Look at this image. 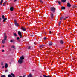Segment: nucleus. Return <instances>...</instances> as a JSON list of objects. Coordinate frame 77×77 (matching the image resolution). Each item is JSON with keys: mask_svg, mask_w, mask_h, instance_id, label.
Instances as JSON below:
<instances>
[{"mask_svg": "<svg viewBox=\"0 0 77 77\" xmlns=\"http://www.w3.org/2000/svg\"><path fill=\"white\" fill-rule=\"evenodd\" d=\"M67 6L68 7H71V4L69 3H67Z\"/></svg>", "mask_w": 77, "mask_h": 77, "instance_id": "1a4fd4ad", "label": "nucleus"}, {"mask_svg": "<svg viewBox=\"0 0 77 77\" xmlns=\"http://www.w3.org/2000/svg\"><path fill=\"white\" fill-rule=\"evenodd\" d=\"M44 33H45V35H47V34H46V32H44Z\"/></svg>", "mask_w": 77, "mask_h": 77, "instance_id": "37998d69", "label": "nucleus"}, {"mask_svg": "<svg viewBox=\"0 0 77 77\" xmlns=\"http://www.w3.org/2000/svg\"><path fill=\"white\" fill-rule=\"evenodd\" d=\"M3 19V22H5L6 21V20H7V18H5Z\"/></svg>", "mask_w": 77, "mask_h": 77, "instance_id": "f3484780", "label": "nucleus"}, {"mask_svg": "<svg viewBox=\"0 0 77 77\" xmlns=\"http://www.w3.org/2000/svg\"><path fill=\"white\" fill-rule=\"evenodd\" d=\"M6 2H5L3 4V6H5L6 5Z\"/></svg>", "mask_w": 77, "mask_h": 77, "instance_id": "4468645a", "label": "nucleus"}, {"mask_svg": "<svg viewBox=\"0 0 77 77\" xmlns=\"http://www.w3.org/2000/svg\"><path fill=\"white\" fill-rule=\"evenodd\" d=\"M8 64H6L5 66V68H8Z\"/></svg>", "mask_w": 77, "mask_h": 77, "instance_id": "f8f14e48", "label": "nucleus"}, {"mask_svg": "<svg viewBox=\"0 0 77 77\" xmlns=\"http://www.w3.org/2000/svg\"><path fill=\"white\" fill-rule=\"evenodd\" d=\"M55 10H56V8H54V7L51 8V11H52V12H55Z\"/></svg>", "mask_w": 77, "mask_h": 77, "instance_id": "f03ea898", "label": "nucleus"}, {"mask_svg": "<svg viewBox=\"0 0 77 77\" xmlns=\"http://www.w3.org/2000/svg\"><path fill=\"white\" fill-rule=\"evenodd\" d=\"M40 2V3H43V2H42V0H40L39 1Z\"/></svg>", "mask_w": 77, "mask_h": 77, "instance_id": "393cba45", "label": "nucleus"}, {"mask_svg": "<svg viewBox=\"0 0 77 77\" xmlns=\"http://www.w3.org/2000/svg\"><path fill=\"white\" fill-rule=\"evenodd\" d=\"M14 24L16 26H17V27L19 26V24L17 23V20H14Z\"/></svg>", "mask_w": 77, "mask_h": 77, "instance_id": "7ed1b4c3", "label": "nucleus"}, {"mask_svg": "<svg viewBox=\"0 0 77 77\" xmlns=\"http://www.w3.org/2000/svg\"><path fill=\"white\" fill-rule=\"evenodd\" d=\"M2 43L3 44H5V40H2Z\"/></svg>", "mask_w": 77, "mask_h": 77, "instance_id": "cd10ccee", "label": "nucleus"}, {"mask_svg": "<svg viewBox=\"0 0 77 77\" xmlns=\"http://www.w3.org/2000/svg\"><path fill=\"white\" fill-rule=\"evenodd\" d=\"M8 77H12V76H11V75H8Z\"/></svg>", "mask_w": 77, "mask_h": 77, "instance_id": "c85d7f7f", "label": "nucleus"}, {"mask_svg": "<svg viewBox=\"0 0 77 77\" xmlns=\"http://www.w3.org/2000/svg\"><path fill=\"white\" fill-rule=\"evenodd\" d=\"M61 9H65V8L64 7H61Z\"/></svg>", "mask_w": 77, "mask_h": 77, "instance_id": "6ab92c4d", "label": "nucleus"}, {"mask_svg": "<svg viewBox=\"0 0 77 77\" xmlns=\"http://www.w3.org/2000/svg\"><path fill=\"white\" fill-rule=\"evenodd\" d=\"M1 77H6V75H2L1 76Z\"/></svg>", "mask_w": 77, "mask_h": 77, "instance_id": "2f4dec72", "label": "nucleus"}, {"mask_svg": "<svg viewBox=\"0 0 77 77\" xmlns=\"http://www.w3.org/2000/svg\"><path fill=\"white\" fill-rule=\"evenodd\" d=\"M2 68H4V66H3L2 67Z\"/></svg>", "mask_w": 77, "mask_h": 77, "instance_id": "a18cd8bd", "label": "nucleus"}, {"mask_svg": "<svg viewBox=\"0 0 77 77\" xmlns=\"http://www.w3.org/2000/svg\"><path fill=\"white\" fill-rule=\"evenodd\" d=\"M2 47H5V46H3Z\"/></svg>", "mask_w": 77, "mask_h": 77, "instance_id": "49530a36", "label": "nucleus"}, {"mask_svg": "<svg viewBox=\"0 0 77 77\" xmlns=\"http://www.w3.org/2000/svg\"><path fill=\"white\" fill-rule=\"evenodd\" d=\"M8 70H6L5 71V72H8Z\"/></svg>", "mask_w": 77, "mask_h": 77, "instance_id": "a19ab883", "label": "nucleus"}, {"mask_svg": "<svg viewBox=\"0 0 77 77\" xmlns=\"http://www.w3.org/2000/svg\"><path fill=\"white\" fill-rule=\"evenodd\" d=\"M44 33H45V35H47V34H46V32H44Z\"/></svg>", "mask_w": 77, "mask_h": 77, "instance_id": "c03bdc74", "label": "nucleus"}, {"mask_svg": "<svg viewBox=\"0 0 77 77\" xmlns=\"http://www.w3.org/2000/svg\"><path fill=\"white\" fill-rule=\"evenodd\" d=\"M30 48H31V47L30 46H29L28 47V49H30Z\"/></svg>", "mask_w": 77, "mask_h": 77, "instance_id": "473e14b6", "label": "nucleus"}, {"mask_svg": "<svg viewBox=\"0 0 77 77\" xmlns=\"http://www.w3.org/2000/svg\"><path fill=\"white\" fill-rule=\"evenodd\" d=\"M66 1V0H61V2L64 3V2H65Z\"/></svg>", "mask_w": 77, "mask_h": 77, "instance_id": "aec40b11", "label": "nucleus"}, {"mask_svg": "<svg viewBox=\"0 0 77 77\" xmlns=\"http://www.w3.org/2000/svg\"><path fill=\"white\" fill-rule=\"evenodd\" d=\"M45 46V45H41L40 46V50H42V48H43V47Z\"/></svg>", "mask_w": 77, "mask_h": 77, "instance_id": "423d86ee", "label": "nucleus"}, {"mask_svg": "<svg viewBox=\"0 0 77 77\" xmlns=\"http://www.w3.org/2000/svg\"><path fill=\"white\" fill-rule=\"evenodd\" d=\"M61 23V21H60L59 22V25L60 26V24Z\"/></svg>", "mask_w": 77, "mask_h": 77, "instance_id": "7c9ffc66", "label": "nucleus"}, {"mask_svg": "<svg viewBox=\"0 0 77 77\" xmlns=\"http://www.w3.org/2000/svg\"><path fill=\"white\" fill-rule=\"evenodd\" d=\"M18 34L20 36V38L22 37V35H21V32L20 31H19L18 32Z\"/></svg>", "mask_w": 77, "mask_h": 77, "instance_id": "39448f33", "label": "nucleus"}, {"mask_svg": "<svg viewBox=\"0 0 77 77\" xmlns=\"http://www.w3.org/2000/svg\"><path fill=\"white\" fill-rule=\"evenodd\" d=\"M46 38H46V37H44V39L45 40V39H46Z\"/></svg>", "mask_w": 77, "mask_h": 77, "instance_id": "e433bc0d", "label": "nucleus"}, {"mask_svg": "<svg viewBox=\"0 0 77 77\" xmlns=\"http://www.w3.org/2000/svg\"><path fill=\"white\" fill-rule=\"evenodd\" d=\"M11 74L12 77H15V75L14 74L12 73H11Z\"/></svg>", "mask_w": 77, "mask_h": 77, "instance_id": "ddd939ff", "label": "nucleus"}, {"mask_svg": "<svg viewBox=\"0 0 77 77\" xmlns=\"http://www.w3.org/2000/svg\"><path fill=\"white\" fill-rule=\"evenodd\" d=\"M31 36H33V35H31Z\"/></svg>", "mask_w": 77, "mask_h": 77, "instance_id": "09e8293b", "label": "nucleus"}, {"mask_svg": "<svg viewBox=\"0 0 77 77\" xmlns=\"http://www.w3.org/2000/svg\"><path fill=\"white\" fill-rule=\"evenodd\" d=\"M21 29L23 30V31H26V28L24 27H22L21 28Z\"/></svg>", "mask_w": 77, "mask_h": 77, "instance_id": "0eeeda50", "label": "nucleus"}, {"mask_svg": "<svg viewBox=\"0 0 77 77\" xmlns=\"http://www.w3.org/2000/svg\"><path fill=\"white\" fill-rule=\"evenodd\" d=\"M11 48H15V47L14 46V45H13L11 46Z\"/></svg>", "mask_w": 77, "mask_h": 77, "instance_id": "5701e85b", "label": "nucleus"}, {"mask_svg": "<svg viewBox=\"0 0 77 77\" xmlns=\"http://www.w3.org/2000/svg\"><path fill=\"white\" fill-rule=\"evenodd\" d=\"M49 45H53V43L51 42H50L49 43Z\"/></svg>", "mask_w": 77, "mask_h": 77, "instance_id": "6e6552de", "label": "nucleus"}, {"mask_svg": "<svg viewBox=\"0 0 77 77\" xmlns=\"http://www.w3.org/2000/svg\"><path fill=\"white\" fill-rule=\"evenodd\" d=\"M13 35H14V36H17V33H13Z\"/></svg>", "mask_w": 77, "mask_h": 77, "instance_id": "a211bd4d", "label": "nucleus"}, {"mask_svg": "<svg viewBox=\"0 0 77 77\" xmlns=\"http://www.w3.org/2000/svg\"><path fill=\"white\" fill-rule=\"evenodd\" d=\"M64 17H60V20H62L63 18H64Z\"/></svg>", "mask_w": 77, "mask_h": 77, "instance_id": "4be33fe9", "label": "nucleus"}, {"mask_svg": "<svg viewBox=\"0 0 77 77\" xmlns=\"http://www.w3.org/2000/svg\"><path fill=\"white\" fill-rule=\"evenodd\" d=\"M28 77H33L32 75L31 74H30L28 76Z\"/></svg>", "mask_w": 77, "mask_h": 77, "instance_id": "9b49d317", "label": "nucleus"}, {"mask_svg": "<svg viewBox=\"0 0 77 77\" xmlns=\"http://www.w3.org/2000/svg\"><path fill=\"white\" fill-rule=\"evenodd\" d=\"M4 41H6V38H7V36L6 35V33H4Z\"/></svg>", "mask_w": 77, "mask_h": 77, "instance_id": "20e7f679", "label": "nucleus"}, {"mask_svg": "<svg viewBox=\"0 0 77 77\" xmlns=\"http://www.w3.org/2000/svg\"><path fill=\"white\" fill-rule=\"evenodd\" d=\"M16 1H17V0H14V2H16Z\"/></svg>", "mask_w": 77, "mask_h": 77, "instance_id": "79ce46f5", "label": "nucleus"}, {"mask_svg": "<svg viewBox=\"0 0 77 77\" xmlns=\"http://www.w3.org/2000/svg\"><path fill=\"white\" fill-rule=\"evenodd\" d=\"M43 76L44 77H51V76H50L49 75L47 76L45 75H44Z\"/></svg>", "mask_w": 77, "mask_h": 77, "instance_id": "b1692460", "label": "nucleus"}, {"mask_svg": "<svg viewBox=\"0 0 77 77\" xmlns=\"http://www.w3.org/2000/svg\"><path fill=\"white\" fill-rule=\"evenodd\" d=\"M57 2H58V3H59V5H60L61 2H60V1H57Z\"/></svg>", "mask_w": 77, "mask_h": 77, "instance_id": "a878e982", "label": "nucleus"}, {"mask_svg": "<svg viewBox=\"0 0 77 77\" xmlns=\"http://www.w3.org/2000/svg\"><path fill=\"white\" fill-rule=\"evenodd\" d=\"M1 65H3V63L2 62L1 63Z\"/></svg>", "mask_w": 77, "mask_h": 77, "instance_id": "f704fd0d", "label": "nucleus"}, {"mask_svg": "<svg viewBox=\"0 0 77 77\" xmlns=\"http://www.w3.org/2000/svg\"><path fill=\"white\" fill-rule=\"evenodd\" d=\"M25 76H23V77H22L21 76H19V77H25Z\"/></svg>", "mask_w": 77, "mask_h": 77, "instance_id": "ea45409f", "label": "nucleus"}, {"mask_svg": "<svg viewBox=\"0 0 77 77\" xmlns=\"http://www.w3.org/2000/svg\"><path fill=\"white\" fill-rule=\"evenodd\" d=\"M51 16L52 18H53V14L52 13H51Z\"/></svg>", "mask_w": 77, "mask_h": 77, "instance_id": "dca6fc26", "label": "nucleus"}, {"mask_svg": "<svg viewBox=\"0 0 77 77\" xmlns=\"http://www.w3.org/2000/svg\"><path fill=\"white\" fill-rule=\"evenodd\" d=\"M49 33L50 34H51V31H49Z\"/></svg>", "mask_w": 77, "mask_h": 77, "instance_id": "4c0bfd02", "label": "nucleus"}, {"mask_svg": "<svg viewBox=\"0 0 77 77\" xmlns=\"http://www.w3.org/2000/svg\"><path fill=\"white\" fill-rule=\"evenodd\" d=\"M75 7H76V6H75Z\"/></svg>", "mask_w": 77, "mask_h": 77, "instance_id": "de8ad7c7", "label": "nucleus"}, {"mask_svg": "<svg viewBox=\"0 0 77 77\" xmlns=\"http://www.w3.org/2000/svg\"><path fill=\"white\" fill-rule=\"evenodd\" d=\"M20 39V38H19V37H17V40H18V39Z\"/></svg>", "mask_w": 77, "mask_h": 77, "instance_id": "c9c22d12", "label": "nucleus"}, {"mask_svg": "<svg viewBox=\"0 0 77 77\" xmlns=\"http://www.w3.org/2000/svg\"><path fill=\"white\" fill-rule=\"evenodd\" d=\"M3 0H1V1L0 3V5H2L3 3Z\"/></svg>", "mask_w": 77, "mask_h": 77, "instance_id": "2eb2a0df", "label": "nucleus"}, {"mask_svg": "<svg viewBox=\"0 0 77 77\" xmlns=\"http://www.w3.org/2000/svg\"><path fill=\"white\" fill-rule=\"evenodd\" d=\"M13 10H14V8L13 7H11L10 8V11H13Z\"/></svg>", "mask_w": 77, "mask_h": 77, "instance_id": "9d476101", "label": "nucleus"}, {"mask_svg": "<svg viewBox=\"0 0 77 77\" xmlns=\"http://www.w3.org/2000/svg\"><path fill=\"white\" fill-rule=\"evenodd\" d=\"M35 43H34V44H35Z\"/></svg>", "mask_w": 77, "mask_h": 77, "instance_id": "8fccbe9b", "label": "nucleus"}, {"mask_svg": "<svg viewBox=\"0 0 77 77\" xmlns=\"http://www.w3.org/2000/svg\"><path fill=\"white\" fill-rule=\"evenodd\" d=\"M2 18L3 19H4L5 18V16L4 15H2Z\"/></svg>", "mask_w": 77, "mask_h": 77, "instance_id": "c756f323", "label": "nucleus"}, {"mask_svg": "<svg viewBox=\"0 0 77 77\" xmlns=\"http://www.w3.org/2000/svg\"><path fill=\"white\" fill-rule=\"evenodd\" d=\"M24 59V55L20 57V59H19L18 62L19 64H21L23 63V59Z\"/></svg>", "mask_w": 77, "mask_h": 77, "instance_id": "f257e3e1", "label": "nucleus"}, {"mask_svg": "<svg viewBox=\"0 0 77 77\" xmlns=\"http://www.w3.org/2000/svg\"><path fill=\"white\" fill-rule=\"evenodd\" d=\"M5 51V50H2V52H4Z\"/></svg>", "mask_w": 77, "mask_h": 77, "instance_id": "72a5a7b5", "label": "nucleus"}, {"mask_svg": "<svg viewBox=\"0 0 77 77\" xmlns=\"http://www.w3.org/2000/svg\"><path fill=\"white\" fill-rule=\"evenodd\" d=\"M14 42V40H10V42L12 43V42Z\"/></svg>", "mask_w": 77, "mask_h": 77, "instance_id": "bb28decb", "label": "nucleus"}, {"mask_svg": "<svg viewBox=\"0 0 77 77\" xmlns=\"http://www.w3.org/2000/svg\"><path fill=\"white\" fill-rule=\"evenodd\" d=\"M66 18H68V17H66L65 18H64V20H66Z\"/></svg>", "mask_w": 77, "mask_h": 77, "instance_id": "58836bf2", "label": "nucleus"}, {"mask_svg": "<svg viewBox=\"0 0 77 77\" xmlns=\"http://www.w3.org/2000/svg\"><path fill=\"white\" fill-rule=\"evenodd\" d=\"M60 43H61V44H63V41L62 40H61L60 41Z\"/></svg>", "mask_w": 77, "mask_h": 77, "instance_id": "412c9836", "label": "nucleus"}]
</instances>
